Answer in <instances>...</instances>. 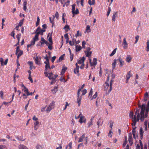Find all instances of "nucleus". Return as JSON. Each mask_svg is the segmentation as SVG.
I'll return each instance as SVG.
<instances>
[{
	"mask_svg": "<svg viewBox=\"0 0 149 149\" xmlns=\"http://www.w3.org/2000/svg\"><path fill=\"white\" fill-rule=\"evenodd\" d=\"M44 44H46L47 45H48V43L47 41L45 40L43 38H41V40L39 43V44L37 45L38 46V45H39L40 46L43 45Z\"/></svg>",
	"mask_w": 149,
	"mask_h": 149,
	"instance_id": "12",
	"label": "nucleus"
},
{
	"mask_svg": "<svg viewBox=\"0 0 149 149\" xmlns=\"http://www.w3.org/2000/svg\"><path fill=\"white\" fill-rule=\"evenodd\" d=\"M132 57L130 55H128L125 58V61L127 63H130L132 61Z\"/></svg>",
	"mask_w": 149,
	"mask_h": 149,
	"instance_id": "17",
	"label": "nucleus"
},
{
	"mask_svg": "<svg viewBox=\"0 0 149 149\" xmlns=\"http://www.w3.org/2000/svg\"><path fill=\"white\" fill-rule=\"evenodd\" d=\"M44 63L45 64H46V65H45L46 69L45 70V72H47V69L49 68V69H51V68L50 67V66L49 65V62H48L47 61H45L44 62Z\"/></svg>",
	"mask_w": 149,
	"mask_h": 149,
	"instance_id": "24",
	"label": "nucleus"
},
{
	"mask_svg": "<svg viewBox=\"0 0 149 149\" xmlns=\"http://www.w3.org/2000/svg\"><path fill=\"white\" fill-rule=\"evenodd\" d=\"M23 22H24V19H22L20 21V22L18 24V25L19 26H21L23 24Z\"/></svg>",
	"mask_w": 149,
	"mask_h": 149,
	"instance_id": "49",
	"label": "nucleus"
},
{
	"mask_svg": "<svg viewBox=\"0 0 149 149\" xmlns=\"http://www.w3.org/2000/svg\"><path fill=\"white\" fill-rule=\"evenodd\" d=\"M21 34L20 33H19L16 36V38L18 40V42H19L20 39L21 38Z\"/></svg>",
	"mask_w": 149,
	"mask_h": 149,
	"instance_id": "48",
	"label": "nucleus"
},
{
	"mask_svg": "<svg viewBox=\"0 0 149 149\" xmlns=\"http://www.w3.org/2000/svg\"><path fill=\"white\" fill-rule=\"evenodd\" d=\"M79 116H80L79 122L80 124L83 123H85L86 122V119L84 116H83L81 113H80L79 114Z\"/></svg>",
	"mask_w": 149,
	"mask_h": 149,
	"instance_id": "9",
	"label": "nucleus"
},
{
	"mask_svg": "<svg viewBox=\"0 0 149 149\" xmlns=\"http://www.w3.org/2000/svg\"><path fill=\"white\" fill-rule=\"evenodd\" d=\"M33 59L34 60L35 63L36 64L39 65L40 64V60L41 59V57L39 56H36L33 57Z\"/></svg>",
	"mask_w": 149,
	"mask_h": 149,
	"instance_id": "11",
	"label": "nucleus"
},
{
	"mask_svg": "<svg viewBox=\"0 0 149 149\" xmlns=\"http://www.w3.org/2000/svg\"><path fill=\"white\" fill-rule=\"evenodd\" d=\"M136 128V127H135L134 128H133V129L132 131V134L133 135V138L135 139H136V136H137V133L135 130V129Z\"/></svg>",
	"mask_w": 149,
	"mask_h": 149,
	"instance_id": "25",
	"label": "nucleus"
},
{
	"mask_svg": "<svg viewBox=\"0 0 149 149\" xmlns=\"http://www.w3.org/2000/svg\"><path fill=\"white\" fill-rule=\"evenodd\" d=\"M118 17L117 12H115L114 13L113 15L112 18V21L115 22L116 20V18Z\"/></svg>",
	"mask_w": 149,
	"mask_h": 149,
	"instance_id": "19",
	"label": "nucleus"
},
{
	"mask_svg": "<svg viewBox=\"0 0 149 149\" xmlns=\"http://www.w3.org/2000/svg\"><path fill=\"white\" fill-rule=\"evenodd\" d=\"M3 91H0V97L2 99H3Z\"/></svg>",
	"mask_w": 149,
	"mask_h": 149,
	"instance_id": "54",
	"label": "nucleus"
},
{
	"mask_svg": "<svg viewBox=\"0 0 149 149\" xmlns=\"http://www.w3.org/2000/svg\"><path fill=\"white\" fill-rule=\"evenodd\" d=\"M139 133L141 138L142 139L143 137V132L142 128H140V129Z\"/></svg>",
	"mask_w": 149,
	"mask_h": 149,
	"instance_id": "33",
	"label": "nucleus"
},
{
	"mask_svg": "<svg viewBox=\"0 0 149 149\" xmlns=\"http://www.w3.org/2000/svg\"><path fill=\"white\" fill-rule=\"evenodd\" d=\"M22 90L24 91V92L25 93V94H27V95L29 93V90L27 88H25L24 89H22Z\"/></svg>",
	"mask_w": 149,
	"mask_h": 149,
	"instance_id": "39",
	"label": "nucleus"
},
{
	"mask_svg": "<svg viewBox=\"0 0 149 149\" xmlns=\"http://www.w3.org/2000/svg\"><path fill=\"white\" fill-rule=\"evenodd\" d=\"M86 58L84 57H83L81 58H80L79 60H78V62L77 63L78 64H81V65L80 66L81 69H83L84 68V62Z\"/></svg>",
	"mask_w": 149,
	"mask_h": 149,
	"instance_id": "4",
	"label": "nucleus"
},
{
	"mask_svg": "<svg viewBox=\"0 0 149 149\" xmlns=\"http://www.w3.org/2000/svg\"><path fill=\"white\" fill-rule=\"evenodd\" d=\"M60 80L61 81H63L64 82H65L66 81L65 80V79L62 77H61L60 78Z\"/></svg>",
	"mask_w": 149,
	"mask_h": 149,
	"instance_id": "61",
	"label": "nucleus"
},
{
	"mask_svg": "<svg viewBox=\"0 0 149 149\" xmlns=\"http://www.w3.org/2000/svg\"><path fill=\"white\" fill-rule=\"evenodd\" d=\"M32 119L36 121H38V119L36 117V116H34L32 118Z\"/></svg>",
	"mask_w": 149,
	"mask_h": 149,
	"instance_id": "59",
	"label": "nucleus"
},
{
	"mask_svg": "<svg viewBox=\"0 0 149 149\" xmlns=\"http://www.w3.org/2000/svg\"><path fill=\"white\" fill-rule=\"evenodd\" d=\"M90 26L89 25H87L86 27V29L85 31V33H89L91 32V30L90 29Z\"/></svg>",
	"mask_w": 149,
	"mask_h": 149,
	"instance_id": "27",
	"label": "nucleus"
},
{
	"mask_svg": "<svg viewBox=\"0 0 149 149\" xmlns=\"http://www.w3.org/2000/svg\"><path fill=\"white\" fill-rule=\"evenodd\" d=\"M65 56V54H63L59 58V59L57 61V62H59L63 60L64 59V57Z\"/></svg>",
	"mask_w": 149,
	"mask_h": 149,
	"instance_id": "34",
	"label": "nucleus"
},
{
	"mask_svg": "<svg viewBox=\"0 0 149 149\" xmlns=\"http://www.w3.org/2000/svg\"><path fill=\"white\" fill-rule=\"evenodd\" d=\"M97 96V92H96L94 94V95H93L92 98L91 99V100L95 98Z\"/></svg>",
	"mask_w": 149,
	"mask_h": 149,
	"instance_id": "56",
	"label": "nucleus"
},
{
	"mask_svg": "<svg viewBox=\"0 0 149 149\" xmlns=\"http://www.w3.org/2000/svg\"><path fill=\"white\" fill-rule=\"evenodd\" d=\"M19 149H29L26 146L23 145H20L18 146Z\"/></svg>",
	"mask_w": 149,
	"mask_h": 149,
	"instance_id": "31",
	"label": "nucleus"
},
{
	"mask_svg": "<svg viewBox=\"0 0 149 149\" xmlns=\"http://www.w3.org/2000/svg\"><path fill=\"white\" fill-rule=\"evenodd\" d=\"M118 60L120 63V66H123L124 65V61L120 57L118 58Z\"/></svg>",
	"mask_w": 149,
	"mask_h": 149,
	"instance_id": "30",
	"label": "nucleus"
},
{
	"mask_svg": "<svg viewBox=\"0 0 149 149\" xmlns=\"http://www.w3.org/2000/svg\"><path fill=\"white\" fill-rule=\"evenodd\" d=\"M97 59L95 58H93V61L91 62V59H90V63L91 66H95L97 64Z\"/></svg>",
	"mask_w": 149,
	"mask_h": 149,
	"instance_id": "16",
	"label": "nucleus"
},
{
	"mask_svg": "<svg viewBox=\"0 0 149 149\" xmlns=\"http://www.w3.org/2000/svg\"><path fill=\"white\" fill-rule=\"evenodd\" d=\"M148 95V93L147 92H146L144 95V100L145 101H146L147 100Z\"/></svg>",
	"mask_w": 149,
	"mask_h": 149,
	"instance_id": "50",
	"label": "nucleus"
},
{
	"mask_svg": "<svg viewBox=\"0 0 149 149\" xmlns=\"http://www.w3.org/2000/svg\"><path fill=\"white\" fill-rule=\"evenodd\" d=\"M149 110V104L148 103V105L147 107H146L145 105L143 104L141 107L140 113L139 111L137 110L136 111L134 115L132 112H130V118L132 119V125L133 127L135 126L137 122H139L140 119L142 121L145 118L147 117Z\"/></svg>",
	"mask_w": 149,
	"mask_h": 149,
	"instance_id": "1",
	"label": "nucleus"
},
{
	"mask_svg": "<svg viewBox=\"0 0 149 149\" xmlns=\"http://www.w3.org/2000/svg\"><path fill=\"white\" fill-rule=\"evenodd\" d=\"M81 33L80 32L79 30L77 31V33L75 34V36L76 38H77L79 36H81Z\"/></svg>",
	"mask_w": 149,
	"mask_h": 149,
	"instance_id": "37",
	"label": "nucleus"
},
{
	"mask_svg": "<svg viewBox=\"0 0 149 149\" xmlns=\"http://www.w3.org/2000/svg\"><path fill=\"white\" fill-rule=\"evenodd\" d=\"M56 17L57 19H59V14L58 12H56L55 13L54 15H53V17L54 19L55 17Z\"/></svg>",
	"mask_w": 149,
	"mask_h": 149,
	"instance_id": "36",
	"label": "nucleus"
},
{
	"mask_svg": "<svg viewBox=\"0 0 149 149\" xmlns=\"http://www.w3.org/2000/svg\"><path fill=\"white\" fill-rule=\"evenodd\" d=\"M93 125V122L89 121L87 123L88 128H89L90 127Z\"/></svg>",
	"mask_w": 149,
	"mask_h": 149,
	"instance_id": "42",
	"label": "nucleus"
},
{
	"mask_svg": "<svg viewBox=\"0 0 149 149\" xmlns=\"http://www.w3.org/2000/svg\"><path fill=\"white\" fill-rule=\"evenodd\" d=\"M95 1H91V0H88V3L90 5H94L95 3Z\"/></svg>",
	"mask_w": 149,
	"mask_h": 149,
	"instance_id": "38",
	"label": "nucleus"
},
{
	"mask_svg": "<svg viewBox=\"0 0 149 149\" xmlns=\"http://www.w3.org/2000/svg\"><path fill=\"white\" fill-rule=\"evenodd\" d=\"M23 52L19 49V46H17L16 48L15 54L17 55V58L18 59L23 54Z\"/></svg>",
	"mask_w": 149,
	"mask_h": 149,
	"instance_id": "7",
	"label": "nucleus"
},
{
	"mask_svg": "<svg viewBox=\"0 0 149 149\" xmlns=\"http://www.w3.org/2000/svg\"><path fill=\"white\" fill-rule=\"evenodd\" d=\"M81 91V89H79L77 93L78 95V98L77 99V102L78 104V105L80 106L81 104V97H79V96L80 94V91Z\"/></svg>",
	"mask_w": 149,
	"mask_h": 149,
	"instance_id": "13",
	"label": "nucleus"
},
{
	"mask_svg": "<svg viewBox=\"0 0 149 149\" xmlns=\"http://www.w3.org/2000/svg\"><path fill=\"white\" fill-rule=\"evenodd\" d=\"M72 142L69 143L68 145L67 146L65 149H72Z\"/></svg>",
	"mask_w": 149,
	"mask_h": 149,
	"instance_id": "29",
	"label": "nucleus"
},
{
	"mask_svg": "<svg viewBox=\"0 0 149 149\" xmlns=\"http://www.w3.org/2000/svg\"><path fill=\"white\" fill-rule=\"evenodd\" d=\"M109 76L108 77L107 80L106 82L105 85L104 86V88L106 91H107V90H108L109 92H110L109 91L110 89V81H109Z\"/></svg>",
	"mask_w": 149,
	"mask_h": 149,
	"instance_id": "10",
	"label": "nucleus"
},
{
	"mask_svg": "<svg viewBox=\"0 0 149 149\" xmlns=\"http://www.w3.org/2000/svg\"><path fill=\"white\" fill-rule=\"evenodd\" d=\"M54 103L55 102L53 101L47 107L46 110V111L47 113L49 112L52 109L54 108Z\"/></svg>",
	"mask_w": 149,
	"mask_h": 149,
	"instance_id": "6",
	"label": "nucleus"
},
{
	"mask_svg": "<svg viewBox=\"0 0 149 149\" xmlns=\"http://www.w3.org/2000/svg\"><path fill=\"white\" fill-rule=\"evenodd\" d=\"M27 96H28L27 95V94H26L25 93L23 94L22 95V97L24 99H26L27 97Z\"/></svg>",
	"mask_w": 149,
	"mask_h": 149,
	"instance_id": "63",
	"label": "nucleus"
},
{
	"mask_svg": "<svg viewBox=\"0 0 149 149\" xmlns=\"http://www.w3.org/2000/svg\"><path fill=\"white\" fill-rule=\"evenodd\" d=\"M139 36L137 35L136 36L135 38V39L136 40L135 42V44H136L137 42L139 40Z\"/></svg>",
	"mask_w": 149,
	"mask_h": 149,
	"instance_id": "55",
	"label": "nucleus"
},
{
	"mask_svg": "<svg viewBox=\"0 0 149 149\" xmlns=\"http://www.w3.org/2000/svg\"><path fill=\"white\" fill-rule=\"evenodd\" d=\"M63 29L65 30V32H67L70 30V27L68 25H66L63 28Z\"/></svg>",
	"mask_w": 149,
	"mask_h": 149,
	"instance_id": "28",
	"label": "nucleus"
},
{
	"mask_svg": "<svg viewBox=\"0 0 149 149\" xmlns=\"http://www.w3.org/2000/svg\"><path fill=\"white\" fill-rule=\"evenodd\" d=\"M27 5V1L26 0H24V2L23 3V6H26Z\"/></svg>",
	"mask_w": 149,
	"mask_h": 149,
	"instance_id": "64",
	"label": "nucleus"
},
{
	"mask_svg": "<svg viewBox=\"0 0 149 149\" xmlns=\"http://www.w3.org/2000/svg\"><path fill=\"white\" fill-rule=\"evenodd\" d=\"M128 43H127L126 40V38H124L123 40L122 45L123 48L124 49H126L128 47Z\"/></svg>",
	"mask_w": 149,
	"mask_h": 149,
	"instance_id": "15",
	"label": "nucleus"
},
{
	"mask_svg": "<svg viewBox=\"0 0 149 149\" xmlns=\"http://www.w3.org/2000/svg\"><path fill=\"white\" fill-rule=\"evenodd\" d=\"M82 45L83 48H85V45L86 44V42H85V41L84 40L82 42Z\"/></svg>",
	"mask_w": 149,
	"mask_h": 149,
	"instance_id": "58",
	"label": "nucleus"
},
{
	"mask_svg": "<svg viewBox=\"0 0 149 149\" xmlns=\"http://www.w3.org/2000/svg\"><path fill=\"white\" fill-rule=\"evenodd\" d=\"M58 91V88L56 86L54 87L53 89L52 90V91L54 94L55 93Z\"/></svg>",
	"mask_w": 149,
	"mask_h": 149,
	"instance_id": "35",
	"label": "nucleus"
},
{
	"mask_svg": "<svg viewBox=\"0 0 149 149\" xmlns=\"http://www.w3.org/2000/svg\"><path fill=\"white\" fill-rule=\"evenodd\" d=\"M81 49V47L80 46L77 45L76 47V50L77 52L80 51Z\"/></svg>",
	"mask_w": 149,
	"mask_h": 149,
	"instance_id": "43",
	"label": "nucleus"
},
{
	"mask_svg": "<svg viewBox=\"0 0 149 149\" xmlns=\"http://www.w3.org/2000/svg\"><path fill=\"white\" fill-rule=\"evenodd\" d=\"M65 16V13H63L62 14V19L63 21V23L65 22V19L64 18V17Z\"/></svg>",
	"mask_w": 149,
	"mask_h": 149,
	"instance_id": "57",
	"label": "nucleus"
},
{
	"mask_svg": "<svg viewBox=\"0 0 149 149\" xmlns=\"http://www.w3.org/2000/svg\"><path fill=\"white\" fill-rule=\"evenodd\" d=\"M76 5L75 4L72 5V12L73 14L72 17L74 16L75 15L78 14L79 13V11L78 8L75 9Z\"/></svg>",
	"mask_w": 149,
	"mask_h": 149,
	"instance_id": "8",
	"label": "nucleus"
},
{
	"mask_svg": "<svg viewBox=\"0 0 149 149\" xmlns=\"http://www.w3.org/2000/svg\"><path fill=\"white\" fill-rule=\"evenodd\" d=\"M128 141L131 145L133 143L132 136L131 134H129Z\"/></svg>",
	"mask_w": 149,
	"mask_h": 149,
	"instance_id": "26",
	"label": "nucleus"
},
{
	"mask_svg": "<svg viewBox=\"0 0 149 149\" xmlns=\"http://www.w3.org/2000/svg\"><path fill=\"white\" fill-rule=\"evenodd\" d=\"M85 138V134H83L79 138L78 141L79 143L82 142Z\"/></svg>",
	"mask_w": 149,
	"mask_h": 149,
	"instance_id": "23",
	"label": "nucleus"
},
{
	"mask_svg": "<svg viewBox=\"0 0 149 149\" xmlns=\"http://www.w3.org/2000/svg\"><path fill=\"white\" fill-rule=\"evenodd\" d=\"M40 19L39 17H37V21L36 23V26H38L39 24Z\"/></svg>",
	"mask_w": 149,
	"mask_h": 149,
	"instance_id": "46",
	"label": "nucleus"
},
{
	"mask_svg": "<svg viewBox=\"0 0 149 149\" xmlns=\"http://www.w3.org/2000/svg\"><path fill=\"white\" fill-rule=\"evenodd\" d=\"M45 31V29H41L40 28L38 27L35 32L36 34L35 37L33 38L32 40L31 41V43L27 45V47L29 48L32 46H33L35 44V42L37 41L38 40L39 35L40 34L42 35L43 33Z\"/></svg>",
	"mask_w": 149,
	"mask_h": 149,
	"instance_id": "2",
	"label": "nucleus"
},
{
	"mask_svg": "<svg viewBox=\"0 0 149 149\" xmlns=\"http://www.w3.org/2000/svg\"><path fill=\"white\" fill-rule=\"evenodd\" d=\"M39 122L37 121L34 123V129L35 130H37L39 127Z\"/></svg>",
	"mask_w": 149,
	"mask_h": 149,
	"instance_id": "18",
	"label": "nucleus"
},
{
	"mask_svg": "<svg viewBox=\"0 0 149 149\" xmlns=\"http://www.w3.org/2000/svg\"><path fill=\"white\" fill-rule=\"evenodd\" d=\"M103 123V121H102V120L100 118H99L98 121L96 123L97 125L98 128L100 126L102 125Z\"/></svg>",
	"mask_w": 149,
	"mask_h": 149,
	"instance_id": "21",
	"label": "nucleus"
},
{
	"mask_svg": "<svg viewBox=\"0 0 149 149\" xmlns=\"http://www.w3.org/2000/svg\"><path fill=\"white\" fill-rule=\"evenodd\" d=\"M44 74L45 76L48 77L50 80H55L58 76L57 75L53 74L52 72L48 73L47 72H45Z\"/></svg>",
	"mask_w": 149,
	"mask_h": 149,
	"instance_id": "3",
	"label": "nucleus"
},
{
	"mask_svg": "<svg viewBox=\"0 0 149 149\" xmlns=\"http://www.w3.org/2000/svg\"><path fill=\"white\" fill-rule=\"evenodd\" d=\"M80 92H82V95H85V94H86V93L87 90L86 89H84L83 90H81V91H80Z\"/></svg>",
	"mask_w": 149,
	"mask_h": 149,
	"instance_id": "51",
	"label": "nucleus"
},
{
	"mask_svg": "<svg viewBox=\"0 0 149 149\" xmlns=\"http://www.w3.org/2000/svg\"><path fill=\"white\" fill-rule=\"evenodd\" d=\"M52 45H51V44H49L48 43V45H47V46H48V48L50 50H52Z\"/></svg>",
	"mask_w": 149,
	"mask_h": 149,
	"instance_id": "60",
	"label": "nucleus"
},
{
	"mask_svg": "<svg viewBox=\"0 0 149 149\" xmlns=\"http://www.w3.org/2000/svg\"><path fill=\"white\" fill-rule=\"evenodd\" d=\"M147 47L146 51H149V41L148 40L146 42Z\"/></svg>",
	"mask_w": 149,
	"mask_h": 149,
	"instance_id": "47",
	"label": "nucleus"
},
{
	"mask_svg": "<svg viewBox=\"0 0 149 149\" xmlns=\"http://www.w3.org/2000/svg\"><path fill=\"white\" fill-rule=\"evenodd\" d=\"M140 146H141V149H143L142 143L141 140H139V144H138L136 146V149H140Z\"/></svg>",
	"mask_w": 149,
	"mask_h": 149,
	"instance_id": "22",
	"label": "nucleus"
},
{
	"mask_svg": "<svg viewBox=\"0 0 149 149\" xmlns=\"http://www.w3.org/2000/svg\"><path fill=\"white\" fill-rule=\"evenodd\" d=\"M72 42L73 43H74V45L75 43H76V44H78L79 43L77 42L76 41V40L75 39L73 38L72 39Z\"/></svg>",
	"mask_w": 149,
	"mask_h": 149,
	"instance_id": "62",
	"label": "nucleus"
},
{
	"mask_svg": "<svg viewBox=\"0 0 149 149\" xmlns=\"http://www.w3.org/2000/svg\"><path fill=\"white\" fill-rule=\"evenodd\" d=\"M27 64L29 66V68L30 70H32V69H35V68L33 65V62L32 61H29L27 63Z\"/></svg>",
	"mask_w": 149,
	"mask_h": 149,
	"instance_id": "20",
	"label": "nucleus"
},
{
	"mask_svg": "<svg viewBox=\"0 0 149 149\" xmlns=\"http://www.w3.org/2000/svg\"><path fill=\"white\" fill-rule=\"evenodd\" d=\"M67 69V68L66 67L63 68L62 70L61 74H64Z\"/></svg>",
	"mask_w": 149,
	"mask_h": 149,
	"instance_id": "45",
	"label": "nucleus"
},
{
	"mask_svg": "<svg viewBox=\"0 0 149 149\" xmlns=\"http://www.w3.org/2000/svg\"><path fill=\"white\" fill-rule=\"evenodd\" d=\"M117 50V48H116L112 52V53L111 54H110L109 55L110 56H113L116 52Z\"/></svg>",
	"mask_w": 149,
	"mask_h": 149,
	"instance_id": "40",
	"label": "nucleus"
},
{
	"mask_svg": "<svg viewBox=\"0 0 149 149\" xmlns=\"http://www.w3.org/2000/svg\"><path fill=\"white\" fill-rule=\"evenodd\" d=\"M113 134V132L111 131V130H110L108 134V136L109 137L111 138Z\"/></svg>",
	"mask_w": 149,
	"mask_h": 149,
	"instance_id": "52",
	"label": "nucleus"
},
{
	"mask_svg": "<svg viewBox=\"0 0 149 149\" xmlns=\"http://www.w3.org/2000/svg\"><path fill=\"white\" fill-rule=\"evenodd\" d=\"M111 11V8L110 7H108V10L107 13V16H109V15Z\"/></svg>",
	"mask_w": 149,
	"mask_h": 149,
	"instance_id": "53",
	"label": "nucleus"
},
{
	"mask_svg": "<svg viewBox=\"0 0 149 149\" xmlns=\"http://www.w3.org/2000/svg\"><path fill=\"white\" fill-rule=\"evenodd\" d=\"M117 62V59H115L114 60L113 62L112 63V66L113 69H114L115 67H116V64Z\"/></svg>",
	"mask_w": 149,
	"mask_h": 149,
	"instance_id": "32",
	"label": "nucleus"
},
{
	"mask_svg": "<svg viewBox=\"0 0 149 149\" xmlns=\"http://www.w3.org/2000/svg\"><path fill=\"white\" fill-rule=\"evenodd\" d=\"M76 68H74V72L75 74H77V75L79 76V66L77 65V63L76 64Z\"/></svg>",
	"mask_w": 149,
	"mask_h": 149,
	"instance_id": "14",
	"label": "nucleus"
},
{
	"mask_svg": "<svg viewBox=\"0 0 149 149\" xmlns=\"http://www.w3.org/2000/svg\"><path fill=\"white\" fill-rule=\"evenodd\" d=\"M109 76L110 77H110L111 78V80L110 81V89L109 91L111 92L112 89V85L113 82V79L115 77V74L111 73V74H109L108 77Z\"/></svg>",
	"mask_w": 149,
	"mask_h": 149,
	"instance_id": "5",
	"label": "nucleus"
},
{
	"mask_svg": "<svg viewBox=\"0 0 149 149\" xmlns=\"http://www.w3.org/2000/svg\"><path fill=\"white\" fill-rule=\"evenodd\" d=\"M86 56L88 57L91 56L92 52H91L88 51L85 52Z\"/></svg>",
	"mask_w": 149,
	"mask_h": 149,
	"instance_id": "41",
	"label": "nucleus"
},
{
	"mask_svg": "<svg viewBox=\"0 0 149 149\" xmlns=\"http://www.w3.org/2000/svg\"><path fill=\"white\" fill-rule=\"evenodd\" d=\"M132 76V75L131 74V72L130 71H129L127 74L126 75V78L127 79H129L130 77H131Z\"/></svg>",
	"mask_w": 149,
	"mask_h": 149,
	"instance_id": "44",
	"label": "nucleus"
}]
</instances>
